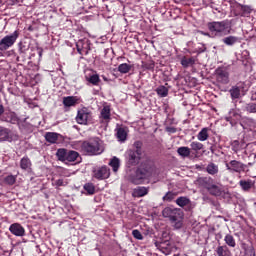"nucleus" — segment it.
Listing matches in <instances>:
<instances>
[{"mask_svg":"<svg viewBox=\"0 0 256 256\" xmlns=\"http://www.w3.org/2000/svg\"><path fill=\"white\" fill-rule=\"evenodd\" d=\"M208 193H210V195H213L214 197H221V195L223 194V186L221 184H215L213 182L210 188H208Z\"/></svg>","mask_w":256,"mask_h":256,"instance_id":"nucleus-17","label":"nucleus"},{"mask_svg":"<svg viewBox=\"0 0 256 256\" xmlns=\"http://www.w3.org/2000/svg\"><path fill=\"white\" fill-rule=\"evenodd\" d=\"M156 247H158L159 251H161V253L164 255H171V253L175 251V246H173V244H171L169 241L156 243Z\"/></svg>","mask_w":256,"mask_h":256,"instance_id":"nucleus-14","label":"nucleus"},{"mask_svg":"<svg viewBox=\"0 0 256 256\" xmlns=\"http://www.w3.org/2000/svg\"><path fill=\"white\" fill-rule=\"evenodd\" d=\"M100 123L108 125L111 122V106L105 105L100 110L99 115Z\"/></svg>","mask_w":256,"mask_h":256,"instance_id":"nucleus-12","label":"nucleus"},{"mask_svg":"<svg viewBox=\"0 0 256 256\" xmlns=\"http://www.w3.org/2000/svg\"><path fill=\"white\" fill-rule=\"evenodd\" d=\"M239 185H240L242 191H251V189H253V187H255V182L251 179L240 180Z\"/></svg>","mask_w":256,"mask_h":256,"instance_id":"nucleus-19","label":"nucleus"},{"mask_svg":"<svg viewBox=\"0 0 256 256\" xmlns=\"http://www.w3.org/2000/svg\"><path fill=\"white\" fill-rule=\"evenodd\" d=\"M86 81L91 85L98 86L101 83V78H99V74H93L90 77H86Z\"/></svg>","mask_w":256,"mask_h":256,"instance_id":"nucleus-34","label":"nucleus"},{"mask_svg":"<svg viewBox=\"0 0 256 256\" xmlns=\"http://www.w3.org/2000/svg\"><path fill=\"white\" fill-rule=\"evenodd\" d=\"M16 181L17 176L8 175L4 178V183H6L7 185H15Z\"/></svg>","mask_w":256,"mask_h":256,"instance_id":"nucleus-44","label":"nucleus"},{"mask_svg":"<svg viewBox=\"0 0 256 256\" xmlns=\"http://www.w3.org/2000/svg\"><path fill=\"white\" fill-rule=\"evenodd\" d=\"M215 77L218 83L221 85H227L229 83V71L225 67H219L215 70Z\"/></svg>","mask_w":256,"mask_h":256,"instance_id":"nucleus-10","label":"nucleus"},{"mask_svg":"<svg viewBox=\"0 0 256 256\" xmlns=\"http://www.w3.org/2000/svg\"><path fill=\"white\" fill-rule=\"evenodd\" d=\"M17 39H19V31H14L10 35H6L0 40V51H7V49H11L17 43Z\"/></svg>","mask_w":256,"mask_h":256,"instance_id":"nucleus-7","label":"nucleus"},{"mask_svg":"<svg viewBox=\"0 0 256 256\" xmlns=\"http://www.w3.org/2000/svg\"><path fill=\"white\" fill-rule=\"evenodd\" d=\"M1 121L4 123H10L11 125H17L19 123V116L13 111L4 112L1 117Z\"/></svg>","mask_w":256,"mask_h":256,"instance_id":"nucleus-13","label":"nucleus"},{"mask_svg":"<svg viewBox=\"0 0 256 256\" xmlns=\"http://www.w3.org/2000/svg\"><path fill=\"white\" fill-rule=\"evenodd\" d=\"M206 172L208 173V175H212L215 176L219 173V165L210 162L207 166H206Z\"/></svg>","mask_w":256,"mask_h":256,"instance_id":"nucleus-25","label":"nucleus"},{"mask_svg":"<svg viewBox=\"0 0 256 256\" xmlns=\"http://www.w3.org/2000/svg\"><path fill=\"white\" fill-rule=\"evenodd\" d=\"M181 65L185 69H187V67H192V65H195V58L193 57L187 58L186 56H184L181 59Z\"/></svg>","mask_w":256,"mask_h":256,"instance_id":"nucleus-31","label":"nucleus"},{"mask_svg":"<svg viewBox=\"0 0 256 256\" xmlns=\"http://www.w3.org/2000/svg\"><path fill=\"white\" fill-rule=\"evenodd\" d=\"M231 147H232V151H234V153H239V151H242L241 142H239L238 140H234L231 143Z\"/></svg>","mask_w":256,"mask_h":256,"instance_id":"nucleus-43","label":"nucleus"},{"mask_svg":"<svg viewBox=\"0 0 256 256\" xmlns=\"http://www.w3.org/2000/svg\"><path fill=\"white\" fill-rule=\"evenodd\" d=\"M128 155V165H138L141 161V157L143 156V142L135 141L127 152Z\"/></svg>","mask_w":256,"mask_h":256,"instance_id":"nucleus-5","label":"nucleus"},{"mask_svg":"<svg viewBox=\"0 0 256 256\" xmlns=\"http://www.w3.org/2000/svg\"><path fill=\"white\" fill-rule=\"evenodd\" d=\"M226 169L229 173H243L245 171V164L241 161L232 160L226 163Z\"/></svg>","mask_w":256,"mask_h":256,"instance_id":"nucleus-11","label":"nucleus"},{"mask_svg":"<svg viewBox=\"0 0 256 256\" xmlns=\"http://www.w3.org/2000/svg\"><path fill=\"white\" fill-rule=\"evenodd\" d=\"M228 249H227V246H219L217 248V255L218 256H227V253H228Z\"/></svg>","mask_w":256,"mask_h":256,"instance_id":"nucleus-46","label":"nucleus"},{"mask_svg":"<svg viewBox=\"0 0 256 256\" xmlns=\"http://www.w3.org/2000/svg\"><path fill=\"white\" fill-rule=\"evenodd\" d=\"M240 10L242 11V16L251 15V13L253 12V8H251V6L241 5V4H240Z\"/></svg>","mask_w":256,"mask_h":256,"instance_id":"nucleus-41","label":"nucleus"},{"mask_svg":"<svg viewBox=\"0 0 256 256\" xmlns=\"http://www.w3.org/2000/svg\"><path fill=\"white\" fill-rule=\"evenodd\" d=\"M176 194L173 192H167L164 196H163V201H165L166 203H171V201H173V199H175Z\"/></svg>","mask_w":256,"mask_h":256,"instance_id":"nucleus-45","label":"nucleus"},{"mask_svg":"<svg viewBox=\"0 0 256 256\" xmlns=\"http://www.w3.org/2000/svg\"><path fill=\"white\" fill-rule=\"evenodd\" d=\"M110 167H112L114 173H117L119 171L120 161L119 158L113 157V159L109 162Z\"/></svg>","mask_w":256,"mask_h":256,"instance_id":"nucleus-36","label":"nucleus"},{"mask_svg":"<svg viewBox=\"0 0 256 256\" xmlns=\"http://www.w3.org/2000/svg\"><path fill=\"white\" fill-rule=\"evenodd\" d=\"M3 115H5V106H3V104H0V121Z\"/></svg>","mask_w":256,"mask_h":256,"instance_id":"nucleus-52","label":"nucleus"},{"mask_svg":"<svg viewBox=\"0 0 256 256\" xmlns=\"http://www.w3.org/2000/svg\"><path fill=\"white\" fill-rule=\"evenodd\" d=\"M210 151H211V153H215V146H211Z\"/></svg>","mask_w":256,"mask_h":256,"instance_id":"nucleus-56","label":"nucleus"},{"mask_svg":"<svg viewBox=\"0 0 256 256\" xmlns=\"http://www.w3.org/2000/svg\"><path fill=\"white\" fill-rule=\"evenodd\" d=\"M84 189L88 195H95V185H93V183H86Z\"/></svg>","mask_w":256,"mask_h":256,"instance_id":"nucleus-40","label":"nucleus"},{"mask_svg":"<svg viewBox=\"0 0 256 256\" xmlns=\"http://www.w3.org/2000/svg\"><path fill=\"white\" fill-rule=\"evenodd\" d=\"M56 157L58 161L62 163H75L79 159V152L75 150H67L65 148H59L56 152Z\"/></svg>","mask_w":256,"mask_h":256,"instance_id":"nucleus-6","label":"nucleus"},{"mask_svg":"<svg viewBox=\"0 0 256 256\" xmlns=\"http://www.w3.org/2000/svg\"><path fill=\"white\" fill-rule=\"evenodd\" d=\"M222 42L224 43V45H227L228 47H233L235 43H239V37L237 36L224 37L222 39Z\"/></svg>","mask_w":256,"mask_h":256,"instance_id":"nucleus-26","label":"nucleus"},{"mask_svg":"<svg viewBox=\"0 0 256 256\" xmlns=\"http://www.w3.org/2000/svg\"><path fill=\"white\" fill-rule=\"evenodd\" d=\"M230 95L232 99H239V97H241V89L237 86H233L230 89Z\"/></svg>","mask_w":256,"mask_h":256,"instance_id":"nucleus-35","label":"nucleus"},{"mask_svg":"<svg viewBox=\"0 0 256 256\" xmlns=\"http://www.w3.org/2000/svg\"><path fill=\"white\" fill-rule=\"evenodd\" d=\"M16 125H18V128L22 133H29V130L31 129V124L27 122V120L19 119Z\"/></svg>","mask_w":256,"mask_h":256,"instance_id":"nucleus-22","label":"nucleus"},{"mask_svg":"<svg viewBox=\"0 0 256 256\" xmlns=\"http://www.w3.org/2000/svg\"><path fill=\"white\" fill-rule=\"evenodd\" d=\"M149 193V189L146 187L138 186L133 190V197H145Z\"/></svg>","mask_w":256,"mask_h":256,"instance_id":"nucleus-24","label":"nucleus"},{"mask_svg":"<svg viewBox=\"0 0 256 256\" xmlns=\"http://www.w3.org/2000/svg\"><path fill=\"white\" fill-rule=\"evenodd\" d=\"M201 35H204L205 37H213V36L211 35V33H209V32H203V31H201Z\"/></svg>","mask_w":256,"mask_h":256,"instance_id":"nucleus-55","label":"nucleus"},{"mask_svg":"<svg viewBox=\"0 0 256 256\" xmlns=\"http://www.w3.org/2000/svg\"><path fill=\"white\" fill-rule=\"evenodd\" d=\"M144 69H148L149 71H153L155 69V64H143Z\"/></svg>","mask_w":256,"mask_h":256,"instance_id":"nucleus-51","label":"nucleus"},{"mask_svg":"<svg viewBox=\"0 0 256 256\" xmlns=\"http://www.w3.org/2000/svg\"><path fill=\"white\" fill-rule=\"evenodd\" d=\"M153 175V165L149 161L142 162L137 168L134 175L130 177L131 183L141 185L145 179H149Z\"/></svg>","mask_w":256,"mask_h":256,"instance_id":"nucleus-2","label":"nucleus"},{"mask_svg":"<svg viewBox=\"0 0 256 256\" xmlns=\"http://www.w3.org/2000/svg\"><path fill=\"white\" fill-rule=\"evenodd\" d=\"M91 117H92L91 111H89V109L87 108H82L77 112L76 122L79 125H87V123L91 121Z\"/></svg>","mask_w":256,"mask_h":256,"instance_id":"nucleus-9","label":"nucleus"},{"mask_svg":"<svg viewBox=\"0 0 256 256\" xmlns=\"http://www.w3.org/2000/svg\"><path fill=\"white\" fill-rule=\"evenodd\" d=\"M45 139L48 143L55 144L59 141V134L56 132H47L45 134Z\"/></svg>","mask_w":256,"mask_h":256,"instance_id":"nucleus-28","label":"nucleus"},{"mask_svg":"<svg viewBox=\"0 0 256 256\" xmlns=\"http://www.w3.org/2000/svg\"><path fill=\"white\" fill-rule=\"evenodd\" d=\"M156 93L159 97H167V95H169V89L165 86H159L156 89Z\"/></svg>","mask_w":256,"mask_h":256,"instance_id":"nucleus-37","label":"nucleus"},{"mask_svg":"<svg viewBox=\"0 0 256 256\" xmlns=\"http://www.w3.org/2000/svg\"><path fill=\"white\" fill-rule=\"evenodd\" d=\"M116 137L118 141L125 142L127 141V131L123 127H119L116 129Z\"/></svg>","mask_w":256,"mask_h":256,"instance_id":"nucleus-30","label":"nucleus"},{"mask_svg":"<svg viewBox=\"0 0 256 256\" xmlns=\"http://www.w3.org/2000/svg\"><path fill=\"white\" fill-rule=\"evenodd\" d=\"M32 166L33 164L31 163V159H29V157L24 156L20 160V168L22 169V171H31Z\"/></svg>","mask_w":256,"mask_h":256,"instance_id":"nucleus-21","label":"nucleus"},{"mask_svg":"<svg viewBox=\"0 0 256 256\" xmlns=\"http://www.w3.org/2000/svg\"><path fill=\"white\" fill-rule=\"evenodd\" d=\"M76 49H77V52L80 54V55H83V41H78L77 44H76Z\"/></svg>","mask_w":256,"mask_h":256,"instance_id":"nucleus-50","label":"nucleus"},{"mask_svg":"<svg viewBox=\"0 0 256 256\" xmlns=\"http://www.w3.org/2000/svg\"><path fill=\"white\" fill-rule=\"evenodd\" d=\"M81 151L86 155H101L105 151L103 141L99 138H92L81 143Z\"/></svg>","mask_w":256,"mask_h":256,"instance_id":"nucleus-3","label":"nucleus"},{"mask_svg":"<svg viewBox=\"0 0 256 256\" xmlns=\"http://www.w3.org/2000/svg\"><path fill=\"white\" fill-rule=\"evenodd\" d=\"M162 216L170 221L174 229H181V227H183V219H185L183 210L179 208L166 207L162 211Z\"/></svg>","mask_w":256,"mask_h":256,"instance_id":"nucleus-1","label":"nucleus"},{"mask_svg":"<svg viewBox=\"0 0 256 256\" xmlns=\"http://www.w3.org/2000/svg\"><path fill=\"white\" fill-rule=\"evenodd\" d=\"M246 111L248 113H256V104L255 103H249L246 105Z\"/></svg>","mask_w":256,"mask_h":256,"instance_id":"nucleus-47","label":"nucleus"},{"mask_svg":"<svg viewBox=\"0 0 256 256\" xmlns=\"http://www.w3.org/2000/svg\"><path fill=\"white\" fill-rule=\"evenodd\" d=\"M10 233L15 237H25V228L19 223H13L9 227Z\"/></svg>","mask_w":256,"mask_h":256,"instance_id":"nucleus-16","label":"nucleus"},{"mask_svg":"<svg viewBox=\"0 0 256 256\" xmlns=\"http://www.w3.org/2000/svg\"><path fill=\"white\" fill-rule=\"evenodd\" d=\"M224 241L226 245H228V247H232V248L237 247V242L235 241V237H233V235L231 234H226L224 237Z\"/></svg>","mask_w":256,"mask_h":256,"instance_id":"nucleus-32","label":"nucleus"},{"mask_svg":"<svg viewBox=\"0 0 256 256\" xmlns=\"http://www.w3.org/2000/svg\"><path fill=\"white\" fill-rule=\"evenodd\" d=\"M198 141H207L209 139V128H203L197 135Z\"/></svg>","mask_w":256,"mask_h":256,"instance_id":"nucleus-33","label":"nucleus"},{"mask_svg":"<svg viewBox=\"0 0 256 256\" xmlns=\"http://www.w3.org/2000/svg\"><path fill=\"white\" fill-rule=\"evenodd\" d=\"M0 141H11V130L0 126Z\"/></svg>","mask_w":256,"mask_h":256,"instance_id":"nucleus-20","label":"nucleus"},{"mask_svg":"<svg viewBox=\"0 0 256 256\" xmlns=\"http://www.w3.org/2000/svg\"><path fill=\"white\" fill-rule=\"evenodd\" d=\"M104 81H107V78L106 77H103Z\"/></svg>","mask_w":256,"mask_h":256,"instance_id":"nucleus-58","label":"nucleus"},{"mask_svg":"<svg viewBox=\"0 0 256 256\" xmlns=\"http://www.w3.org/2000/svg\"><path fill=\"white\" fill-rule=\"evenodd\" d=\"M132 235L134 239H138V241H143V234L139 230H133Z\"/></svg>","mask_w":256,"mask_h":256,"instance_id":"nucleus-49","label":"nucleus"},{"mask_svg":"<svg viewBox=\"0 0 256 256\" xmlns=\"http://www.w3.org/2000/svg\"><path fill=\"white\" fill-rule=\"evenodd\" d=\"M110 176L111 169L107 166L97 167L93 170V177L94 179H98V181L109 179Z\"/></svg>","mask_w":256,"mask_h":256,"instance_id":"nucleus-8","label":"nucleus"},{"mask_svg":"<svg viewBox=\"0 0 256 256\" xmlns=\"http://www.w3.org/2000/svg\"><path fill=\"white\" fill-rule=\"evenodd\" d=\"M240 145L242 146V147H241L242 150H243V149H247V144H245V140H242V141L240 142Z\"/></svg>","mask_w":256,"mask_h":256,"instance_id":"nucleus-54","label":"nucleus"},{"mask_svg":"<svg viewBox=\"0 0 256 256\" xmlns=\"http://www.w3.org/2000/svg\"><path fill=\"white\" fill-rule=\"evenodd\" d=\"M190 147L192 151H195V153H197L198 151H201V149H203V143L194 141L191 142Z\"/></svg>","mask_w":256,"mask_h":256,"instance_id":"nucleus-39","label":"nucleus"},{"mask_svg":"<svg viewBox=\"0 0 256 256\" xmlns=\"http://www.w3.org/2000/svg\"><path fill=\"white\" fill-rule=\"evenodd\" d=\"M54 185L56 187H66V185H68V182L67 180H64V179H58L54 182Z\"/></svg>","mask_w":256,"mask_h":256,"instance_id":"nucleus-48","label":"nucleus"},{"mask_svg":"<svg viewBox=\"0 0 256 256\" xmlns=\"http://www.w3.org/2000/svg\"><path fill=\"white\" fill-rule=\"evenodd\" d=\"M242 249L244 250L245 256H256L253 244L242 243Z\"/></svg>","mask_w":256,"mask_h":256,"instance_id":"nucleus-29","label":"nucleus"},{"mask_svg":"<svg viewBox=\"0 0 256 256\" xmlns=\"http://www.w3.org/2000/svg\"><path fill=\"white\" fill-rule=\"evenodd\" d=\"M77 97L75 96H67L63 98L64 107H75L77 105Z\"/></svg>","mask_w":256,"mask_h":256,"instance_id":"nucleus-23","label":"nucleus"},{"mask_svg":"<svg viewBox=\"0 0 256 256\" xmlns=\"http://www.w3.org/2000/svg\"><path fill=\"white\" fill-rule=\"evenodd\" d=\"M119 73L126 74L131 71V65L127 63H122L118 66Z\"/></svg>","mask_w":256,"mask_h":256,"instance_id":"nucleus-38","label":"nucleus"},{"mask_svg":"<svg viewBox=\"0 0 256 256\" xmlns=\"http://www.w3.org/2000/svg\"><path fill=\"white\" fill-rule=\"evenodd\" d=\"M204 51H205V49H202V50L200 51V53H204Z\"/></svg>","mask_w":256,"mask_h":256,"instance_id":"nucleus-57","label":"nucleus"},{"mask_svg":"<svg viewBox=\"0 0 256 256\" xmlns=\"http://www.w3.org/2000/svg\"><path fill=\"white\" fill-rule=\"evenodd\" d=\"M233 117L239 121L241 119V115L237 113L235 110L230 111V116L226 118V121H230V123H233Z\"/></svg>","mask_w":256,"mask_h":256,"instance_id":"nucleus-42","label":"nucleus"},{"mask_svg":"<svg viewBox=\"0 0 256 256\" xmlns=\"http://www.w3.org/2000/svg\"><path fill=\"white\" fill-rule=\"evenodd\" d=\"M167 131H168V133H177V128H175V127H168Z\"/></svg>","mask_w":256,"mask_h":256,"instance_id":"nucleus-53","label":"nucleus"},{"mask_svg":"<svg viewBox=\"0 0 256 256\" xmlns=\"http://www.w3.org/2000/svg\"><path fill=\"white\" fill-rule=\"evenodd\" d=\"M178 155L182 157L183 159H187V157L191 156V148L187 146H182L177 149Z\"/></svg>","mask_w":256,"mask_h":256,"instance_id":"nucleus-27","label":"nucleus"},{"mask_svg":"<svg viewBox=\"0 0 256 256\" xmlns=\"http://www.w3.org/2000/svg\"><path fill=\"white\" fill-rule=\"evenodd\" d=\"M214 180L211 177H200L197 179V184L199 185V187H203L204 189H208L210 188L211 185H213Z\"/></svg>","mask_w":256,"mask_h":256,"instance_id":"nucleus-18","label":"nucleus"},{"mask_svg":"<svg viewBox=\"0 0 256 256\" xmlns=\"http://www.w3.org/2000/svg\"><path fill=\"white\" fill-rule=\"evenodd\" d=\"M207 27L212 37H225V35H229L231 33L229 20L209 22Z\"/></svg>","mask_w":256,"mask_h":256,"instance_id":"nucleus-4","label":"nucleus"},{"mask_svg":"<svg viewBox=\"0 0 256 256\" xmlns=\"http://www.w3.org/2000/svg\"><path fill=\"white\" fill-rule=\"evenodd\" d=\"M175 203L176 205H178V207H182L183 209H185V211H191V209H193V204L191 203V200L187 197H178Z\"/></svg>","mask_w":256,"mask_h":256,"instance_id":"nucleus-15","label":"nucleus"}]
</instances>
